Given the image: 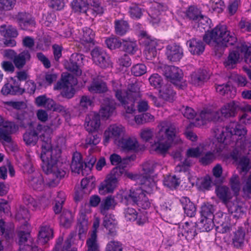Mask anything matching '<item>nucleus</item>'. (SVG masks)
Returning <instances> with one entry per match:
<instances>
[{"instance_id":"nucleus-1","label":"nucleus","mask_w":251,"mask_h":251,"mask_svg":"<svg viewBox=\"0 0 251 251\" xmlns=\"http://www.w3.org/2000/svg\"><path fill=\"white\" fill-rule=\"evenodd\" d=\"M61 119L56 116L50 119L48 125L39 124L37 130L41 133L42 151L41 159L42 161V168L46 174H52L56 178L61 179L64 177L66 172L58 168L57 163L61 154V150L65 146V139L59 138L57 141V146L52 148L51 144L50 134L61 125Z\"/></svg>"},{"instance_id":"nucleus-2","label":"nucleus","mask_w":251,"mask_h":251,"mask_svg":"<svg viewBox=\"0 0 251 251\" xmlns=\"http://www.w3.org/2000/svg\"><path fill=\"white\" fill-rule=\"evenodd\" d=\"M213 131L219 143V148L217 150V152L221 151L225 145L235 142V146L238 151L245 154L251 152V136L243 139L247 131L243 125L231 122L226 127L220 125L216 126Z\"/></svg>"},{"instance_id":"nucleus-3","label":"nucleus","mask_w":251,"mask_h":251,"mask_svg":"<svg viewBox=\"0 0 251 251\" xmlns=\"http://www.w3.org/2000/svg\"><path fill=\"white\" fill-rule=\"evenodd\" d=\"M158 131L156 141L151 146L156 153L165 155L170 149L177 133L175 125L167 121H163L158 125Z\"/></svg>"},{"instance_id":"nucleus-4","label":"nucleus","mask_w":251,"mask_h":251,"mask_svg":"<svg viewBox=\"0 0 251 251\" xmlns=\"http://www.w3.org/2000/svg\"><path fill=\"white\" fill-rule=\"evenodd\" d=\"M215 193L218 199L226 205L229 213L233 214L235 217H239L245 213L243 203L236 197L233 199V195L229 187L219 185L216 188Z\"/></svg>"},{"instance_id":"nucleus-5","label":"nucleus","mask_w":251,"mask_h":251,"mask_svg":"<svg viewBox=\"0 0 251 251\" xmlns=\"http://www.w3.org/2000/svg\"><path fill=\"white\" fill-rule=\"evenodd\" d=\"M203 41L208 44L212 43L227 47L237 42V38L233 33L227 29L225 25H218L211 31L206 32L203 37Z\"/></svg>"},{"instance_id":"nucleus-6","label":"nucleus","mask_w":251,"mask_h":251,"mask_svg":"<svg viewBox=\"0 0 251 251\" xmlns=\"http://www.w3.org/2000/svg\"><path fill=\"white\" fill-rule=\"evenodd\" d=\"M146 186V188H142L136 189L135 190L129 191H122L119 195L121 200V201L125 204L137 205L139 207L144 209H147L150 207L151 203L149 199L146 196L145 191L150 192L152 189H149Z\"/></svg>"},{"instance_id":"nucleus-7","label":"nucleus","mask_w":251,"mask_h":251,"mask_svg":"<svg viewBox=\"0 0 251 251\" xmlns=\"http://www.w3.org/2000/svg\"><path fill=\"white\" fill-rule=\"evenodd\" d=\"M241 55H244L245 62L251 68V46L245 42L237 43L236 48L229 52L224 63L225 67L227 69L234 68Z\"/></svg>"},{"instance_id":"nucleus-8","label":"nucleus","mask_w":251,"mask_h":251,"mask_svg":"<svg viewBox=\"0 0 251 251\" xmlns=\"http://www.w3.org/2000/svg\"><path fill=\"white\" fill-rule=\"evenodd\" d=\"M77 83V79L70 74L62 76L60 81H58L54 85L55 90H62L61 95L63 97L68 99L72 98L75 94L74 86Z\"/></svg>"},{"instance_id":"nucleus-9","label":"nucleus","mask_w":251,"mask_h":251,"mask_svg":"<svg viewBox=\"0 0 251 251\" xmlns=\"http://www.w3.org/2000/svg\"><path fill=\"white\" fill-rule=\"evenodd\" d=\"M126 128L121 125L112 124L110 125L103 133V144L106 146L110 140H113L115 144L126 135Z\"/></svg>"},{"instance_id":"nucleus-10","label":"nucleus","mask_w":251,"mask_h":251,"mask_svg":"<svg viewBox=\"0 0 251 251\" xmlns=\"http://www.w3.org/2000/svg\"><path fill=\"white\" fill-rule=\"evenodd\" d=\"M157 165L158 164L152 160L148 161L142 165V171L143 176L141 184L144 188H146L147 186L149 191V189H152L155 186V182L151 177V175L154 173Z\"/></svg>"},{"instance_id":"nucleus-11","label":"nucleus","mask_w":251,"mask_h":251,"mask_svg":"<svg viewBox=\"0 0 251 251\" xmlns=\"http://www.w3.org/2000/svg\"><path fill=\"white\" fill-rule=\"evenodd\" d=\"M0 139L7 143L11 142L10 135L15 133L19 129V126L14 122L4 121L2 117L0 116Z\"/></svg>"},{"instance_id":"nucleus-12","label":"nucleus","mask_w":251,"mask_h":251,"mask_svg":"<svg viewBox=\"0 0 251 251\" xmlns=\"http://www.w3.org/2000/svg\"><path fill=\"white\" fill-rule=\"evenodd\" d=\"M116 145L125 152H137L141 149L139 143L135 137L126 136V135Z\"/></svg>"},{"instance_id":"nucleus-13","label":"nucleus","mask_w":251,"mask_h":251,"mask_svg":"<svg viewBox=\"0 0 251 251\" xmlns=\"http://www.w3.org/2000/svg\"><path fill=\"white\" fill-rule=\"evenodd\" d=\"M94 62L101 68L111 67L112 63L108 55L102 49L95 48L91 51Z\"/></svg>"},{"instance_id":"nucleus-14","label":"nucleus","mask_w":251,"mask_h":251,"mask_svg":"<svg viewBox=\"0 0 251 251\" xmlns=\"http://www.w3.org/2000/svg\"><path fill=\"white\" fill-rule=\"evenodd\" d=\"M162 71L165 77L175 85H178L182 78V72L177 67L165 65Z\"/></svg>"},{"instance_id":"nucleus-15","label":"nucleus","mask_w":251,"mask_h":251,"mask_svg":"<svg viewBox=\"0 0 251 251\" xmlns=\"http://www.w3.org/2000/svg\"><path fill=\"white\" fill-rule=\"evenodd\" d=\"M200 119L196 118L193 124L196 126H201L209 121H216L220 120V112L210 109H205L200 113Z\"/></svg>"},{"instance_id":"nucleus-16","label":"nucleus","mask_w":251,"mask_h":251,"mask_svg":"<svg viewBox=\"0 0 251 251\" xmlns=\"http://www.w3.org/2000/svg\"><path fill=\"white\" fill-rule=\"evenodd\" d=\"M167 9V6L157 2L153 3L149 11L150 22L153 25H157L160 21L162 12Z\"/></svg>"},{"instance_id":"nucleus-17","label":"nucleus","mask_w":251,"mask_h":251,"mask_svg":"<svg viewBox=\"0 0 251 251\" xmlns=\"http://www.w3.org/2000/svg\"><path fill=\"white\" fill-rule=\"evenodd\" d=\"M117 175L111 173L105 180L100 184L99 192L101 195L111 193L115 188L118 182Z\"/></svg>"},{"instance_id":"nucleus-18","label":"nucleus","mask_w":251,"mask_h":251,"mask_svg":"<svg viewBox=\"0 0 251 251\" xmlns=\"http://www.w3.org/2000/svg\"><path fill=\"white\" fill-rule=\"evenodd\" d=\"M166 55L172 62L180 61L183 56L182 48L175 43L168 45L166 47Z\"/></svg>"},{"instance_id":"nucleus-19","label":"nucleus","mask_w":251,"mask_h":251,"mask_svg":"<svg viewBox=\"0 0 251 251\" xmlns=\"http://www.w3.org/2000/svg\"><path fill=\"white\" fill-rule=\"evenodd\" d=\"M240 109V103L238 101H232L224 105L220 112V120L222 117L228 118L235 116L236 112Z\"/></svg>"},{"instance_id":"nucleus-20","label":"nucleus","mask_w":251,"mask_h":251,"mask_svg":"<svg viewBox=\"0 0 251 251\" xmlns=\"http://www.w3.org/2000/svg\"><path fill=\"white\" fill-rule=\"evenodd\" d=\"M28 184L34 190H41L44 186L43 178L39 172H34L28 174L26 176Z\"/></svg>"},{"instance_id":"nucleus-21","label":"nucleus","mask_w":251,"mask_h":251,"mask_svg":"<svg viewBox=\"0 0 251 251\" xmlns=\"http://www.w3.org/2000/svg\"><path fill=\"white\" fill-rule=\"evenodd\" d=\"M196 223L193 222H185L181 228V231L178 233V236L181 234L188 241L193 240L197 235Z\"/></svg>"},{"instance_id":"nucleus-22","label":"nucleus","mask_w":251,"mask_h":251,"mask_svg":"<svg viewBox=\"0 0 251 251\" xmlns=\"http://www.w3.org/2000/svg\"><path fill=\"white\" fill-rule=\"evenodd\" d=\"M86 129L89 132L97 131L100 125V115L96 113H90L86 118Z\"/></svg>"},{"instance_id":"nucleus-23","label":"nucleus","mask_w":251,"mask_h":251,"mask_svg":"<svg viewBox=\"0 0 251 251\" xmlns=\"http://www.w3.org/2000/svg\"><path fill=\"white\" fill-rule=\"evenodd\" d=\"M103 219V226L108 230V238L113 237L117 235L116 226L117 222L114 218V216L111 214L104 215Z\"/></svg>"},{"instance_id":"nucleus-24","label":"nucleus","mask_w":251,"mask_h":251,"mask_svg":"<svg viewBox=\"0 0 251 251\" xmlns=\"http://www.w3.org/2000/svg\"><path fill=\"white\" fill-rule=\"evenodd\" d=\"M15 19L23 29H26L29 26L35 25V21L31 15L26 12L19 13L15 16Z\"/></svg>"},{"instance_id":"nucleus-25","label":"nucleus","mask_w":251,"mask_h":251,"mask_svg":"<svg viewBox=\"0 0 251 251\" xmlns=\"http://www.w3.org/2000/svg\"><path fill=\"white\" fill-rule=\"evenodd\" d=\"M71 168L73 172L77 174L81 173L83 176L85 175L84 170V163L82 159L81 155L79 152H75L74 153Z\"/></svg>"},{"instance_id":"nucleus-26","label":"nucleus","mask_w":251,"mask_h":251,"mask_svg":"<svg viewBox=\"0 0 251 251\" xmlns=\"http://www.w3.org/2000/svg\"><path fill=\"white\" fill-rule=\"evenodd\" d=\"M88 91L91 93H103L107 91L106 83L99 78H94L88 87Z\"/></svg>"},{"instance_id":"nucleus-27","label":"nucleus","mask_w":251,"mask_h":251,"mask_svg":"<svg viewBox=\"0 0 251 251\" xmlns=\"http://www.w3.org/2000/svg\"><path fill=\"white\" fill-rule=\"evenodd\" d=\"M189 51L193 54L200 55L203 53L205 49L203 42L196 38H192L187 41Z\"/></svg>"},{"instance_id":"nucleus-28","label":"nucleus","mask_w":251,"mask_h":251,"mask_svg":"<svg viewBox=\"0 0 251 251\" xmlns=\"http://www.w3.org/2000/svg\"><path fill=\"white\" fill-rule=\"evenodd\" d=\"M31 55L27 50H25L17 54L13 60L15 66L18 69H22L25 65L30 61Z\"/></svg>"},{"instance_id":"nucleus-29","label":"nucleus","mask_w":251,"mask_h":251,"mask_svg":"<svg viewBox=\"0 0 251 251\" xmlns=\"http://www.w3.org/2000/svg\"><path fill=\"white\" fill-rule=\"evenodd\" d=\"M208 78V75L205 70H199L191 74L190 81L194 85L200 86Z\"/></svg>"},{"instance_id":"nucleus-30","label":"nucleus","mask_w":251,"mask_h":251,"mask_svg":"<svg viewBox=\"0 0 251 251\" xmlns=\"http://www.w3.org/2000/svg\"><path fill=\"white\" fill-rule=\"evenodd\" d=\"M245 234V231L242 227H238L237 229L233 232L232 244L235 248L239 249L243 247Z\"/></svg>"},{"instance_id":"nucleus-31","label":"nucleus","mask_w":251,"mask_h":251,"mask_svg":"<svg viewBox=\"0 0 251 251\" xmlns=\"http://www.w3.org/2000/svg\"><path fill=\"white\" fill-rule=\"evenodd\" d=\"M53 237V230L50 226H43L39 232L38 241L41 245L47 243Z\"/></svg>"},{"instance_id":"nucleus-32","label":"nucleus","mask_w":251,"mask_h":251,"mask_svg":"<svg viewBox=\"0 0 251 251\" xmlns=\"http://www.w3.org/2000/svg\"><path fill=\"white\" fill-rule=\"evenodd\" d=\"M179 201L185 214L190 217H194L196 213L195 205L186 197H181Z\"/></svg>"},{"instance_id":"nucleus-33","label":"nucleus","mask_w":251,"mask_h":251,"mask_svg":"<svg viewBox=\"0 0 251 251\" xmlns=\"http://www.w3.org/2000/svg\"><path fill=\"white\" fill-rule=\"evenodd\" d=\"M109 160L112 165L115 166L119 165V166L112 170L111 173L116 174L117 176L122 174L124 171L125 166L124 164H123V159L121 157L116 153H113L110 155Z\"/></svg>"},{"instance_id":"nucleus-34","label":"nucleus","mask_w":251,"mask_h":251,"mask_svg":"<svg viewBox=\"0 0 251 251\" xmlns=\"http://www.w3.org/2000/svg\"><path fill=\"white\" fill-rule=\"evenodd\" d=\"M158 43L156 40H149L147 43L146 47L144 51L146 58L148 60H152L156 56Z\"/></svg>"},{"instance_id":"nucleus-35","label":"nucleus","mask_w":251,"mask_h":251,"mask_svg":"<svg viewBox=\"0 0 251 251\" xmlns=\"http://www.w3.org/2000/svg\"><path fill=\"white\" fill-rule=\"evenodd\" d=\"M123 96L127 99H131L134 100H137L141 97L140 88L137 84H130L128 85L127 90L125 91Z\"/></svg>"},{"instance_id":"nucleus-36","label":"nucleus","mask_w":251,"mask_h":251,"mask_svg":"<svg viewBox=\"0 0 251 251\" xmlns=\"http://www.w3.org/2000/svg\"><path fill=\"white\" fill-rule=\"evenodd\" d=\"M187 17L194 21H200L201 23L202 21H206L208 18L201 15L200 10L195 6H190L186 12Z\"/></svg>"},{"instance_id":"nucleus-37","label":"nucleus","mask_w":251,"mask_h":251,"mask_svg":"<svg viewBox=\"0 0 251 251\" xmlns=\"http://www.w3.org/2000/svg\"><path fill=\"white\" fill-rule=\"evenodd\" d=\"M40 134V138L42 140V136L41 133L37 130H32L26 132L23 135V139L25 144L28 145H35L38 139V134Z\"/></svg>"},{"instance_id":"nucleus-38","label":"nucleus","mask_w":251,"mask_h":251,"mask_svg":"<svg viewBox=\"0 0 251 251\" xmlns=\"http://www.w3.org/2000/svg\"><path fill=\"white\" fill-rule=\"evenodd\" d=\"M115 109L114 101L107 100L105 101V104L102 105L100 112L102 117L108 118L113 113Z\"/></svg>"},{"instance_id":"nucleus-39","label":"nucleus","mask_w":251,"mask_h":251,"mask_svg":"<svg viewBox=\"0 0 251 251\" xmlns=\"http://www.w3.org/2000/svg\"><path fill=\"white\" fill-rule=\"evenodd\" d=\"M0 33L5 38H15L18 35V31L15 27L6 25H0Z\"/></svg>"},{"instance_id":"nucleus-40","label":"nucleus","mask_w":251,"mask_h":251,"mask_svg":"<svg viewBox=\"0 0 251 251\" xmlns=\"http://www.w3.org/2000/svg\"><path fill=\"white\" fill-rule=\"evenodd\" d=\"M116 204L114 198L109 196L103 199L100 205V213L104 215L107 214V211L111 208H113Z\"/></svg>"},{"instance_id":"nucleus-41","label":"nucleus","mask_w":251,"mask_h":251,"mask_svg":"<svg viewBox=\"0 0 251 251\" xmlns=\"http://www.w3.org/2000/svg\"><path fill=\"white\" fill-rule=\"evenodd\" d=\"M144 11V9L141 8L138 4L133 3L129 7L128 13L131 19L139 20L143 16Z\"/></svg>"},{"instance_id":"nucleus-42","label":"nucleus","mask_w":251,"mask_h":251,"mask_svg":"<svg viewBox=\"0 0 251 251\" xmlns=\"http://www.w3.org/2000/svg\"><path fill=\"white\" fill-rule=\"evenodd\" d=\"M74 220V215L69 210H64L60 217V224L65 228L71 226Z\"/></svg>"},{"instance_id":"nucleus-43","label":"nucleus","mask_w":251,"mask_h":251,"mask_svg":"<svg viewBox=\"0 0 251 251\" xmlns=\"http://www.w3.org/2000/svg\"><path fill=\"white\" fill-rule=\"evenodd\" d=\"M72 11L77 14L84 13L88 11L86 2L83 0H73L71 2Z\"/></svg>"},{"instance_id":"nucleus-44","label":"nucleus","mask_w":251,"mask_h":251,"mask_svg":"<svg viewBox=\"0 0 251 251\" xmlns=\"http://www.w3.org/2000/svg\"><path fill=\"white\" fill-rule=\"evenodd\" d=\"M87 4L90 5L92 8L88 9V12L92 13L94 16L98 14H102L103 8L100 5L99 0H87Z\"/></svg>"},{"instance_id":"nucleus-45","label":"nucleus","mask_w":251,"mask_h":251,"mask_svg":"<svg viewBox=\"0 0 251 251\" xmlns=\"http://www.w3.org/2000/svg\"><path fill=\"white\" fill-rule=\"evenodd\" d=\"M86 251H100V246L97 239V235L95 232H92L90 237L86 241Z\"/></svg>"},{"instance_id":"nucleus-46","label":"nucleus","mask_w":251,"mask_h":251,"mask_svg":"<svg viewBox=\"0 0 251 251\" xmlns=\"http://www.w3.org/2000/svg\"><path fill=\"white\" fill-rule=\"evenodd\" d=\"M114 25L115 32L120 36L125 35L129 29L128 23L123 20H115Z\"/></svg>"},{"instance_id":"nucleus-47","label":"nucleus","mask_w":251,"mask_h":251,"mask_svg":"<svg viewBox=\"0 0 251 251\" xmlns=\"http://www.w3.org/2000/svg\"><path fill=\"white\" fill-rule=\"evenodd\" d=\"M115 97L119 101H123V93L125 91L124 86L122 84L121 80H114L111 81Z\"/></svg>"},{"instance_id":"nucleus-48","label":"nucleus","mask_w":251,"mask_h":251,"mask_svg":"<svg viewBox=\"0 0 251 251\" xmlns=\"http://www.w3.org/2000/svg\"><path fill=\"white\" fill-rule=\"evenodd\" d=\"M19 237V243L20 245V251H31L32 247L30 246L26 245L25 243L27 242V239L29 237V234L25 231H20L18 232Z\"/></svg>"},{"instance_id":"nucleus-49","label":"nucleus","mask_w":251,"mask_h":251,"mask_svg":"<svg viewBox=\"0 0 251 251\" xmlns=\"http://www.w3.org/2000/svg\"><path fill=\"white\" fill-rule=\"evenodd\" d=\"M196 185L201 190H209L212 187L213 182L211 178L209 176H206L198 179Z\"/></svg>"},{"instance_id":"nucleus-50","label":"nucleus","mask_w":251,"mask_h":251,"mask_svg":"<svg viewBox=\"0 0 251 251\" xmlns=\"http://www.w3.org/2000/svg\"><path fill=\"white\" fill-rule=\"evenodd\" d=\"M24 203L28 207L33 211H37L40 209V206L38 201H36L30 195L25 194L23 197Z\"/></svg>"},{"instance_id":"nucleus-51","label":"nucleus","mask_w":251,"mask_h":251,"mask_svg":"<svg viewBox=\"0 0 251 251\" xmlns=\"http://www.w3.org/2000/svg\"><path fill=\"white\" fill-rule=\"evenodd\" d=\"M215 209L214 206L209 203H204L201 207V218H214Z\"/></svg>"},{"instance_id":"nucleus-52","label":"nucleus","mask_w":251,"mask_h":251,"mask_svg":"<svg viewBox=\"0 0 251 251\" xmlns=\"http://www.w3.org/2000/svg\"><path fill=\"white\" fill-rule=\"evenodd\" d=\"M35 103L38 107H43L49 110V108L52 107L53 100L48 98L45 95H41L36 98Z\"/></svg>"},{"instance_id":"nucleus-53","label":"nucleus","mask_w":251,"mask_h":251,"mask_svg":"<svg viewBox=\"0 0 251 251\" xmlns=\"http://www.w3.org/2000/svg\"><path fill=\"white\" fill-rule=\"evenodd\" d=\"M197 225L201 231H209L212 230L214 227L213 219L201 218L200 222Z\"/></svg>"},{"instance_id":"nucleus-54","label":"nucleus","mask_w":251,"mask_h":251,"mask_svg":"<svg viewBox=\"0 0 251 251\" xmlns=\"http://www.w3.org/2000/svg\"><path fill=\"white\" fill-rule=\"evenodd\" d=\"M159 90V94L161 97L166 100H171L175 95L170 85H166L161 87Z\"/></svg>"},{"instance_id":"nucleus-55","label":"nucleus","mask_w":251,"mask_h":251,"mask_svg":"<svg viewBox=\"0 0 251 251\" xmlns=\"http://www.w3.org/2000/svg\"><path fill=\"white\" fill-rule=\"evenodd\" d=\"M229 184L234 194L237 195L240 190L241 184L238 175L234 174L229 179Z\"/></svg>"},{"instance_id":"nucleus-56","label":"nucleus","mask_w":251,"mask_h":251,"mask_svg":"<svg viewBox=\"0 0 251 251\" xmlns=\"http://www.w3.org/2000/svg\"><path fill=\"white\" fill-rule=\"evenodd\" d=\"M93 104V100L90 97L88 96H82L79 100V110L80 112H85L90 108Z\"/></svg>"},{"instance_id":"nucleus-57","label":"nucleus","mask_w":251,"mask_h":251,"mask_svg":"<svg viewBox=\"0 0 251 251\" xmlns=\"http://www.w3.org/2000/svg\"><path fill=\"white\" fill-rule=\"evenodd\" d=\"M1 92L4 95H14L21 93L20 87L18 86L13 85L10 83H6L2 88Z\"/></svg>"},{"instance_id":"nucleus-58","label":"nucleus","mask_w":251,"mask_h":251,"mask_svg":"<svg viewBox=\"0 0 251 251\" xmlns=\"http://www.w3.org/2000/svg\"><path fill=\"white\" fill-rule=\"evenodd\" d=\"M123 101H119L122 105L124 107L127 113L132 114L136 111L134 105V101L133 99H127L125 96L123 97Z\"/></svg>"},{"instance_id":"nucleus-59","label":"nucleus","mask_w":251,"mask_h":251,"mask_svg":"<svg viewBox=\"0 0 251 251\" xmlns=\"http://www.w3.org/2000/svg\"><path fill=\"white\" fill-rule=\"evenodd\" d=\"M217 92L221 95L226 96L227 98L231 97V93L233 90L232 86L228 84L218 85L216 87Z\"/></svg>"},{"instance_id":"nucleus-60","label":"nucleus","mask_w":251,"mask_h":251,"mask_svg":"<svg viewBox=\"0 0 251 251\" xmlns=\"http://www.w3.org/2000/svg\"><path fill=\"white\" fill-rule=\"evenodd\" d=\"M65 68L70 72L73 73L74 75L79 76L81 75L82 71L81 67L82 65L75 64L69 59V61L65 63Z\"/></svg>"},{"instance_id":"nucleus-61","label":"nucleus","mask_w":251,"mask_h":251,"mask_svg":"<svg viewBox=\"0 0 251 251\" xmlns=\"http://www.w3.org/2000/svg\"><path fill=\"white\" fill-rule=\"evenodd\" d=\"M13 228L6 227L5 222L0 220V235H3L6 239H10L13 237Z\"/></svg>"},{"instance_id":"nucleus-62","label":"nucleus","mask_w":251,"mask_h":251,"mask_svg":"<svg viewBox=\"0 0 251 251\" xmlns=\"http://www.w3.org/2000/svg\"><path fill=\"white\" fill-rule=\"evenodd\" d=\"M204 153L202 146L191 148L187 150L186 155L187 157L197 158Z\"/></svg>"},{"instance_id":"nucleus-63","label":"nucleus","mask_w":251,"mask_h":251,"mask_svg":"<svg viewBox=\"0 0 251 251\" xmlns=\"http://www.w3.org/2000/svg\"><path fill=\"white\" fill-rule=\"evenodd\" d=\"M164 185L171 189L176 188L179 184V179L175 176H169L166 177L163 181Z\"/></svg>"},{"instance_id":"nucleus-64","label":"nucleus","mask_w":251,"mask_h":251,"mask_svg":"<svg viewBox=\"0 0 251 251\" xmlns=\"http://www.w3.org/2000/svg\"><path fill=\"white\" fill-rule=\"evenodd\" d=\"M100 141V137L98 134H89L85 139V147H92L98 144Z\"/></svg>"}]
</instances>
